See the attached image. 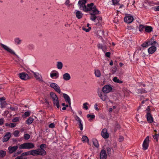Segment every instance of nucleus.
<instances>
[{"label": "nucleus", "mask_w": 159, "mask_h": 159, "mask_svg": "<svg viewBox=\"0 0 159 159\" xmlns=\"http://www.w3.org/2000/svg\"><path fill=\"white\" fill-rule=\"evenodd\" d=\"M50 95L54 105L56 106L57 108H59L60 107L59 102L56 94L54 93L51 92L50 93Z\"/></svg>", "instance_id": "nucleus-1"}, {"label": "nucleus", "mask_w": 159, "mask_h": 159, "mask_svg": "<svg viewBox=\"0 0 159 159\" xmlns=\"http://www.w3.org/2000/svg\"><path fill=\"white\" fill-rule=\"evenodd\" d=\"M35 147L34 145L32 143H25L21 144L19 147L20 149H30L34 148Z\"/></svg>", "instance_id": "nucleus-2"}, {"label": "nucleus", "mask_w": 159, "mask_h": 159, "mask_svg": "<svg viewBox=\"0 0 159 159\" xmlns=\"http://www.w3.org/2000/svg\"><path fill=\"white\" fill-rule=\"evenodd\" d=\"M106 93L103 92L102 90L98 89L97 94L100 98L103 101H105L107 99V96Z\"/></svg>", "instance_id": "nucleus-3"}, {"label": "nucleus", "mask_w": 159, "mask_h": 159, "mask_svg": "<svg viewBox=\"0 0 159 159\" xmlns=\"http://www.w3.org/2000/svg\"><path fill=\"white\" fill-rule=\"evenodd\" d=\"M90 14V19L92 20L95 22L97 16L96 15L99 14L100 13L99 11H89Z\"/></svg>", "instance_id": "nucleus-4"}, {"label": "nucleus", "mask_w": 159, "mask_h": 159, "mask_svg": "<svg viewBox=\"0 0 159 159\" xmlns=\"http://www.w3.org/2000/svg\"><path fill=\"white\" fill-rule=\"evenodd\" d=\"M50 86L54 90L58 93H60L61 92V89L59 85L55 83H51L50 84Z\"/></svg>", "instance_id": "nucleus-5"}, {"label": "nucleus", "mask_w": 159, "mask_h": 159, "mask_svg": "<svg viewBox=\"0 0 159 159\" xmlns=\"http://www.w3.org/2000/svg\"><path fill=\"white\" fill-rule=\"evenodd\" d=\"M112 89V88L110 85H106L102 88V91L106 93L111 92Z\"/></svg>", "instance_id": "nucleus-6"}, {"label": "nucleus", "mask_w": 159, "mask_h": 159, "mask_svg": "<svg viewBox=\"0 0 159 159\" xmlns=\"http://www.w3.org/2000/svg\"><path fill=\"white\" fill-rule=\"evenodd\" d=\"M134 20L133 17L129 14L126 15L124 19L125 22L128 24L131 23Z\"/></svg>", "instance_id": "nucleus-7"}, {"label": "nucleus", "mask_w": 159, "mask_h": 159, "mask_svg": "<svg viewBox=\"0 0 159 159\" xmlns=\"http://www.w3.org/2000/svg\"><path fill=\"white\" fill-rule=\"evenodd\" d=\"M149 137L147 136L144 139L143 144V149L144 150H146L148 149L149 145Z\"/></svg>", "instance_id": "nucleus-8"}, {"label": "nucleus", "mask_w": 159, "mask_h": 159, "mask_svg": "<svg viewBox=\"0 0 159 159\" xmlns=\"http://www.w3.org/2000/svg\"><path fill=\"white\" fill-rule=\"evenodd\" d=\"M19 76L23 80H27L30 78L28 74L24 72H22L18 74Z\"/></svg>", "instance_id": "nucleus-9"}, {"label": "nucleus", "mask_w": 159, "mask_h": 159, "mask_svg": "<svg viewBox=\"0 0 159 159\" xmlns=\"http://www.w3.org/2000/svg\"><path fill=\"white\" fill-rule=\"evenodd\" d=\"M1 46L4 50L12 54H15V52L7 46L3 44H1Z\"/></svg>", "instance_id": "nucleus-10"}, {"label": "nucleus", "mask_w": 159, "mask_h": 159, "mask_svg": "<svg viewBox=\"0 0 159 159\" xmlns=\"http://www.w3.org/2000/svg\"><path fill=\"white\" fill-rule=\"evenodd\" d=\"M148 122L151 123L153 121V119L150 113L148 112L146 116Z\"/></svg>", "instance_id": "nucleus-11"}, {"label": "nucleus", "mask_w": 159, "mask_h": 159, "mask_svg": "<svg viewBox=\"0 0 159 159\" xmlns=\"http://www.w3.org/2000/svg\"><path fill=\"white\" fill-rule=\"evenodd\" d=\"M87 9H85V10H98L96 8V6H94L93 3L87 4Z\"/></svg>", "instance_id": "nucleus-12"}, {"label": "nucleus", "mask_w": 159, "mask_h": 159, "mask_svg": "<svg viewBox=\"0 0 159 159\" xmlns=\"http://www.w3.org/2000/svg\"><path fill=\"white\" fill-rule=\"evenodd\" d=\"M107 155L105 150H101L100 153V159H106Z\"/></svg>", "instance_id": "nucleus-13"}, {"label": "nucleus", "mask_w": 159, "mask_h": 159, "mask_svg": "<svg viewBox=\"0 0 159 159\" xmlns=\"http://www.w3.org/2000/svg\"><path fill=\"white\" fill-rule=\"evenodd\" d=\"M50 75L51 78H53L54 77L57 78L59 77V73L57 71L54 70L51 72Z\"/></svg>", "instance_id": "nucleus-14"}, {"label": "nucleus", "mask_w": 159, "mask_h": 159, "mask_svg": "<svg viewBox=\"0 0 159 159\" xmlns=\"http://www.w3.org/2000/svg\"><path fill=\"white\" fill-rule=\"evenodd\" d=\"M18 148L17 146L13 147L10 146L8 148L9 152L10 153H12L15 152Z\"/></svg>", "instance_id": "nucleus-15"}, {"label": "nucleus", "mask_w": 159, "mask_h": 159, "mask_svg": "<svg viewBox=\"0 0 159 159\" xmlns=\"http://www.w3.org/2000/svg\"><path fill=\"white\" fill-rule=\"evenodd\" d=\"M157 50L156 47L152 46L148 49V52L149 53L152 54L155 52Z\"/></svg>", "instance_id": "nucleus-16"}, {"label": "nucleus", "mask_w": 159, "mask_h": 159, "mask_svg": "<svg viewBox=\"0 0 159 159\" xmlns=\"http://www.w3.org/2000/svg\"><path fill=\"white\" fill-rule=\"evenodd\" d=\"M101 135L102 137L105 139H107L109 137V134L107 132V129H105L102 130Z\"/></svg>", "instance_id": "nucleus-17"}, {"label": "nucleus", "mask_w": 159, "mask_h": 159, "mask_svg": "<svg viewBox=\"0 0 159 159\" xmlns=\"http://www.w3.org/2000/svg\"><path fill=\"white\" fill-rule=\"evenodd\" d=\"M33 75L36 80L40 82L43 81V80L41 79V75L39 73L34 72Z\"/></svg>", "instance_id": "nucleus-18"}, {"label": "nucleus", "mask_w": 159, "mask_h": 159, "mask_svg": "<svg viewBox=\"0 0 159 159\" xmlns=\"http://www.w3.org/2000/svg\"><path fill=\"white\" fill-rule=\"evenodd\" d=\"M11 137V134L10 132L7 133L3 137L2 141L3 142H7L8 140Z\"/></svg>", "instance_id": "nucleus-19"}, {"label": "nucleus", "mask_w": 159, "mask_h": 159, "mask_svg": "<svg viewBox=\"0 0 159 159\" xmlns=\"http://www.w3.org/2000/svg\"><path fill=\"white\" fill-rule=\"evenodd\" d=\"M63 79L65 81H68L71 79V76L70 74L66 73L63 75Z\"/></svg>", "instance_id": "nucleus-20"}, {"label": "nucleus", "mask_w": 159, "mask_h": 159, "mask_svg": "<svg viewBox=\"0 0 159 159\" xmlns=\"http://www.w3.org/2000/svg\"><path fill=\"white\" fill-rule=\"evenodd\" d=\"M63 97L66 102H68L70 106L71 104L70 99L69 96L67 94L63 93Z\"/></svg>", "instance_id": "nucleus-21"}, {"label": "nucleus", "mask_w": 159, "mask_h": 159, "mask_svg": "<svg viewBox=\"0 0 159 159\" xmlns=\"http://www.w3.org/2000/svg\"><path fill=\"white\" fill-rule=\"evenodd\" d=\"M86 2H84L83 1L80 0L78 3V5H79L80 7H81L83 8V10H85L84 9L86 8V6L85 5V4Z\"/></svg>", "instance_id": "nucleus-22"}, {"label": "nucleus", "mask_w": 159, "mask_h": 159, "mask_svg": "<svg viewBox=\"0 0 159 159\" xmlns=\"http://www.w3.org/2000/svg\"><path fill=\"white\" fill-rule=\"evenodd\" d=\"M97 46L99 49H102L104 52H106L107 49L106 46H103L102 44H98Z\"/></svg>", "instance_id": "nucleus-23"}, {"label": "nucleus", "mask_w": 159, "mask_h": 159, "mask_svg": "<svg viewBox=\"0 0 159 159\" xmlns=\"http://www.w3.org/2000/svg\"><path fill=\"white\" fill-rule=\"evenodd\" d=\"M39 154V155L44 156L46 154V152L44 149H38Z\"/></svg>", "instance_id": "nucleus-24"}, {"label": "nucleus", "mask_w": 159, "mask_h": 159, "mask_svg": "<svg viewBox=\"0 0 159 159\" xmlns=\"http://www.w3.org/2000/svg\"><path fill=\"white\" fill-rule=\"evenodd\" d=\"M10 110L12 111H16L18 109V107L16 104L10 107Z\"/></svg>", "instance_id": "nucleus-25"}, {"label": "nucleus", "mask_w": 159, "mask_h": 159, "mask_svg": "<svg viewBox=\"0 0 159 159\" xmlns=\"http://www.w3.org/2000/svg\"><path fill=\"white\" fill-rule=\"evenodd\" d=\"M75 14L76 17L78 19H81L82 18L83 14L81 11H78L76 12Z\"/></svg>", "instance_id": "nucleus-26"}, {"label": "nucleus", "mask_w": 159, "mask_h": 159, "mask_svg": "<svg viewBox=\"0 0 159 159\" xmlns=\"http://www.w3.org/2000/svg\"><path fill=\"white\" fill-rule=\"evenodd\" d=\"M15 44L16 45L20 44L22 42V40L19 38H16L14 39Z\"/></svg>", "instance_id": "nucleus-27"}, {"label": "nucleus", "mask_w": 159, "mask_h": 159, "mask_svg": "<svg viewBox=\"0 0 159 159\" xmlns=\"http://www.w3.org/2000/svg\"><path fill=\"white\" fill-rule=\"evenodd\" d=\"M113 80L114 82L119 84H122L123 82L122 81L119 80L118 78L116 77H114L113 79Z\"/></svg>", "instance_id": "nucleus-28"}, {"label": "nucleus", "mask_w": 159, "mask_h": 159, "mask_svg": "<svg viewBox=\"0 0 159 159\" xmlns=\"http://www.w3.org/2000/svg\"><path fill=\"white\" fill-rule=\"evenodd\" d=\"M152 30V28L150 26H147L145 27V31L148 33L151 32Z\"/></svg>", "instance_id": "nucleus-29"}, {"label": "nucleus", "mask_w": 159, "mask_h": 159, "mask_svg": "<svg viewBox=\"0 0 159 159\" xmlns=\"http://www.w3.org/2000/svg\"><path fill=\"white\" fill-rule=\"evenodd\" d=\"M94 74L96 77H99L101 76V72L98 70H95L94 71Z\"/></svg>", "instance_id": "nucleus-30"}, {"label": "nucleus", "mask_w": 159, "mask_h": 159, "mask_svg": "<svg viewBox=\"0 0 159 159\" xmlns=\"http://www.w3.org/2000/svg\"><path fill=\"white\" fill-rule=\"evenodd\" d=\"M31 155L35 156L37 155H39L38 149H37L36 150H31Z\"/></svg>", "instance_id": "nucleus-31"}, {"label": "nucleus", "mask_w": 159, "mask_h": 159, "mask_svg": "<svg viewBox=\"0 0 159 159\" xmlns=\"http://www.w3.org/2000/svg\"><path fill=\"white\" fill-rule=\"evenodd\" d=\"M63 67V64L61 61H58L57 62V67L59 69H61Z\"/></svg>", "instance_id": "nucleus-32"}, {"label": "nucleus", "mask_w": 159, "mask_h": 159, "mask_svg": "<svg viewBox=\"0 0 159 159\" xmlns=\"http://www.w3.org/2000/svg\"><path fill=\"white\" fill-rule=\"evenodd\" d=\"M34 121V119L33 118L30 117L27 120L26 123L27 124L29 125L32 123Z\"/></svg>", "instance_id": "nucleus-33"}, {"label": "nucleus", "mask_w": 159, "mask_h": 159, "mask_svg": "<svg viewBox=\"0 0 159 159\" xmlns=\"http://www.w3.org/2000/svg\"><path fill=\"white\" fill-rule=\"evenodd\" d=\"M82 141L84 143L88 142V138L86 136H83L82 138Z\"/></svg>", "instance_id": "nucleus-34"}, {"label": "nucleus", "mask_w": 159, "mask_h": 159, "mask_svg": "<svg viewBox=\"0 0 159 159\" xmlns=\"http://www.w3.org/2000/svg\"><path fill=\"white\" fill-rule=\"evenodd\" d=\"M149 43L152 46H154L156 47L158 45V43L156 41H149Z\"/></svg>", "instance_id": "nucleus-35"}, {"label": "nucleus", "mask_w": 159, "mask_h": 159, "mask_svg": "<svg viewBox=\"0 0 159 159\" xmlns=\"http://www.w3.org/2000/svg\"><path fill=\"white\" fill-rule=\"evenodd\" d=\"M6 152L2 150L0 151V157H4L6 155Z\"/></svg>", "instance_id": "nucleus-36"}, {"label": "nucleus", "mask_w": 159, "mask_h": 159, "mask_svg": "<svg viewBox=\"0 0 159 159\" xmlns=\"http://www.w3.org/2000/svg\"><path fill=\"white\" fill-rule=\"evenodd\" d=\"M93 142L94 146L96 148H98L99 146L98 141L96 139L93 140Z\"/></svg>", "instance_id": "nucleus-37"}, {"label": "nucleus", "mask_w": 159, "mask_h": 159, "mask_svg": "<svg viewBox=\"0 0 159 159\" xmlns=\"http://www.w3.org/2000/svg\"><path fill=\"white\" fill-rule=\"evenodd\" d=\"M128 6V3L126 4L125 3L124 4L120 5L119 9H125V8Z\"/></svg>", "instance_id": "nucleus-38"}, {"label": "nucleus", "mask_w": 159, "mask_h": 159, "mask_svg": "<svg viewBox=\"0 0 159 159\" xmlns=\"http://www.w3.org/2000/svg\"><path fill=\"white\" fill-rule=\"evenodd\" d=\"M137 92L139 93H147V91L143 89H137Z\"/></svg>", "instance_id": "nucleus-39"}, {"label": "nucleus", "mask_w": 159, "mask_h": 159, "mask_svg": "<svg viewBox=\"0 0 159 159\" xmlns=\"http://www.w3.org/2000/svg\"><path fill=\"white\" fill-rule=\"evenodd\" d=\"M87 117L88 118H89L90 119H89V120H91L95 118V116L94 115H91L90 114H88L87 115Z\"/></svg>", "instance_id": "nucleus-40"}, {"label": "nucleus", "mask_w": 159, "mask_h": 159, "mask_svg": "<svg viewBox=\"0 0 159 159\" xmlns=\"http://www.w3.org/2000/svg\"><path fill=\"white\" fill-rule=\"evenodd\" d=\"M150 44L149 43V41L144 43L142 45V46L143 47H147Z\"/></svg>", "instance_id": "nucleus-41"}, {"label": "nucleus", "mask_w": 159, "mask_h": 159, "mask_svg": "<svg viewBox=\"0 0 159 159\" xmlns=\"http://www.w3.org/2000/svg\"><path fill=\"white\" fill-rule=\"evenodd\" d=\"M113 4L114 5H119V2L120 0H112Z\"/></svg>", "instance_id": "nucleus-42"}, {"label": "nucleus", "mask_w": 159, "mask_h": 159, "mask_svg": "<svg viewBox=\"0 0 159 159\" xmlns=\"http://www.w3.org/2000/svg\"><path fill=\"white\" fill-rule=\"evenodd\" d=\"M89 105V103L87 102H85L83 104V108L85 110H87L88 109L87 105Z\"/></svg>", "instance_id": "nucleus-43"}, {"label": "nucleus", "mask_w": 159, "mask_h": 159, "mask_svg": "<svg viewBox=\"0 0 159 159\" xmlns=\"http://www.w3.org/2000/svg\"><path fill=\"white\" fill-rule=\"evenodd\" d=\"M20 132L17 130H15L14 133L13 135L16 137H17L19 136V134Z\"/></svg>", "instance_id": "nucleus-44"}, {"label": "nucleus", "mask_w": 159, "mask_h": 159, "mask_svg": "<svg viewBox=\"0 0 159 159\" xmlns=\"http://www.w3.org/2000/svg\"><path fill=\"white\" fill-rule=\"evenodd\" d=\"M75 119L78 123L82 122L81 119L77 116H76L75 117Z\"/></svg>", "instance_id": "nucleus-45"}, {"label": "nucleus", "mask_w": 159, "mask_h": 159, "mask_svg": "<svg viewBox=\"0 0 159 159\" xmlns=\"http://www.w3.org/2000/svg\"><path fill=\"white\" fill-rule=\"evenodd\" d=\"M79 128L80 129V130L81 131H82L83 129V125L82 123V122L79 123Z\"/></svg>", "instance_id": "nucleus-46"}, {"label": "nucleus", "mask_w": 159, "mask_h": 159, "mask_svg": "<svg viewBox=\"0 0 159 159\" xmlns=\"http://www.w3.org/2000/svg\"><path fill=\"white\" fill-rule=\"evenodd\" d=\"M24 137L25 139L27 140L30 138V135L28 134H26L24 135Z\"/></svg>", "instance_id": "nucleus-47"}, {"label": "nucleus", "mask_w": 159, "mask_h": 159, "mask_svg": "<svg viewBox=\"0 0 159 159\" xmlns=\"http://www.w3.org/2000/svg\"><path fill=\"white\" fill-rule=\"evenodd\" d=\"M1 107L2 108H3L5 107V106L6 104V102L3 101L2 102H1Z\"/></svg>", "instance_id": "nucleus-48"}, {"label": "nucleus", "mask_w": 159, "mask_h": 159, "mask_svg": "<svg viewBox=\"0 0 159 159\" xmlns=\"http://www.w3.org/2000/svg\"><path fill=\"white\" fill-rule=\"evenodd\" d=\"M135 2V0H129V3H128V5L129 4L133 5Z\"/></svg>", "instance_id": "nucleus-49"}, {"label": "nucleus", "mask_w": 159, "mask_h": 159, "mask_svg": "<svg viewBox=\"0 0 159 159\" xmlns=\"http://www.w3.org/2000/svg\"><path fill=\"white\" fill-rule=\"evenodd\" d=\"M19 120V118L17 117H15L13 118L12 120V121L14 122H16L18 121Z\"/></svg>", "instance_id": "nucleus-50"}, {"label": "nucleus", "mask_w": 159, "mask_h": 159, "mask_svg": "<svg viewBox=\"0 0 159 159\" xmlns=\"http://www.w3.org/2000/svg\"><path fill=\"white\" fill-rule=\"evenodd\" d=\"M153 138L156 139V140L157 141L158 140V135L157 134H156L154 135H153Z\"/></svg>", "instance_id": "nucleus-51"}, {"label": "nucleus", "mask_w": 159, "mask_h": 159, "mask_svg": "<svg viewBox=\"0 0 159 159\" xmlns=\"http://www.w3.org/2000/svg\"><path fill=\"white\" fill-rule=\"evenodd\" d=\"M144 27L143 25H140L139 26V29L140 31L141 32L143 30V29L144 28Z\"/></svg>", "instance_id": "nucleus-52"}, {"label": "nucleus", "mask_w": 159, "mask_h": 159, "mask_svg": "<svg viewBox=\"0 0 159 159\" xmlns=\"http://www.w3.org/2000/svg\"><path fill=\"white\" fill-rule=\"evenodd\" d=\"M25 155V156H28V155H31V150L27 152H24Z\"/></svg>", "instance_id": "nucleus-53"}, {"label": "nucleus", "mask_w": 159, "mask_h": 159, "mask_svg": "<svg viewBox=\"0 0 159 159\" xmlns=\"http://www.w3.org/2000/svg\"><path fill=\"white\" fill-rule=\"evenodd\" d=\"M24 115L25 117H27L30 116V113L29 111H26L24 113Z\"/></svg>", "instance_id": "nucleus-54"}, {"label": "nucleus", "mask_w": 159, "mask_h": 159, "mask_svg": "<svg viewBox=\"0 0 159 159\" xmlns=\"http://www.w3.org/2000/svg\"><path fill=\"white\" fill-rule=\"evenodd\" d=\"M150 111L151 109L150 108V107L149 106H148L147 107L145 111H146V114H147V113L148 112L149 113H150Z\"/></svg>", "instance_id": "nucleus-55"}, {"label": "nucleus", "mask_w": 159, "mask_h": 159, "mask_svg": "<svg viewBox=\"0 0 159 159\" xmlns=\"http://www.w3.org/2000/svg\"><path fill=\"white\" fill-rule=\"evenodd\" d=\"M16 126V124L14 123H11L10 124V127L13 128L15 127Z\"/></svg>", "instance_id": "nucleus-56"}, {"label": "nucleus", "mask_w": 159, "mask_h": 159, "mask_svg": "<svg viewBox=\"0 0 159 159\" xmlns=\"http://www.w3.org/2000/svg\"><path fill=\"white\" fill-rule=\"evenodd\" d=\"M107 150V153L109 155L111 154V148H106Z\"/></svg>", "instance_id": "nucleus-57"}, {"label": "nucleus", "mask_w": 159, "mask_h": 159, "mask_svg": "<svg viewBox=\"0 0 159 159\" xmlns=\"http://www.w3.org/2000/svg\"><path fill=\"white\" fill-rule=\"evenodd\" d=\"M55 126V125L53 123H51L49 125V127L51 128H54Z\"/></svg>", "instance_id": "nucleus-58"}, {"label": "nucleus", "mask_w": 159, "mask_h": 159, "mask_svg": "<svg viewBox=\"0 0 159 159\" xmlns=\"http://www.w3.org/2000/svg\"><path fill=\"white\" fill-rule=\"evenodd\" d=\"M46 145L44 144H42L40 146V149H43V148L46 147Z\"/></svg>", "instance_id": "nucleus-59"}, {"label": "nucleus", "mask_w": 159, "mask_h": 159, "mask_svg": "<svg viewBox=\"0 0 159 159\" xmlns=\"http://www.w3.org/2000/svg\"><path fill=\"white\" fill-rule=\"evenodd\" d=\"M124 140V138L123 136H120L119 139V141L120 142H122Z\"/></svg>", "instance_id": "nucleus-60"}, {"label": "nucleus", "mask_w": 159, "mask_h": 159, "mask_svg": "<svg viewBox=\"0 0 159 159\" xmlns=\"http://www.w3.org/2000/svg\"><path fill=\"white\" fill-rule=\"evenodd\" d=\"M96 19L97 20H98V23H100L101 22V21H102V18L101 17H100L99 16H98V17L97 16V18H96Z\"/></svg>", "instance_id": "nucleus-61"}, {"label": "nucleus", "mask_w": 159, "mask_h": 159, "mask_svg": "<svg viewBox=\"0 0 159 159\" xmlns=\"http://www.w3.org/2000/svg\"><path fill=\"white\" fill-rule=\"evenodd\" d=\"M90 29L91 28L90 27L88 29H85V28H83V30L86 32H88L90 30Z\"/></svg>", "instance_id": "nucleus-62"}, {"label": "nucleus", "mask_w": 159, "mask_h": 159, "mask_svg": "<svg viewBox=\"0 0 159 159\" xmlns=\"http://www.w3.org/2000/svg\"><path fill=\"white\" fill-rule=\"evenodd\" d=\"M4 123V120L2 118L0 119V125H2Z\"/></svg>", "instance_id": "nucleus-63"}, {"label": "nucleus", "mask_w": 159, "mask_h": 159, "mask_svg": "<svg viewBox=\"0 0 159 159\" xmlns=\"http://www.w3.org/2000/svg\"><path fill=\"white\" fill-rule=\"evenodd\" d=\"M111 53L109 52H107L105 53V56L107 57H110Z\"/></svg>", "instance_id": "nucleus-64"}]
</instances>
